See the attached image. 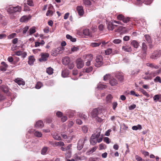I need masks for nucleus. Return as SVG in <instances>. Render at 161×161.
<instances>
[{
  "instance_id": "5",
  "label": "nucleus",
  "mask_w": 161,
  "mask_h": 161,
  "mask_svg": "<svg viewBox=\"0 0 161 161\" xmlns=\"http://www.w3.org/2000/svg\"><path fill=\"white\" fill-rule=\"evenodd\" d=\"M64 50V47H58L57 48L54 50V54L57 55L58 54L61 53L63 52Z\"/></svg>"
},
{
  "instance_id": "41",
  "label": "nucleus",
  "mask_w": 161,
  "mask_h": 161,
  "mask_svg": "<svg viewBox=\"0 0 161 161\" xmlns=\"http://www.w3.org/2000/svg\"><path fill=\"white\" fill-rule=\"evenodd\" d=\"M139 91L145 96H146L147 97H149V95L147 93V92L142 89H140Z\"/></svg>"
},
{
  "instance_id": "33",
  "label": "nucleus",
  "mask_w": 161,
  "mask_h": 161,
  "mask_svg": "<svg viewBox=\"0 0 161 161\" xmlns=\"http://www.w3.org/2000/svg\"><path fill=\"white\" fill-rule=\"evenodd\" d=\"M90 57L89 60L86 63L85 65L86 66H89L91 64V62L92 60L93 59V56L92 54H90L89 55Z\"/></svg>"
},
{
  "instance_id": "24",
  "label": "nucleus",
  "mask_w": 161,
  "mask_h": 161,
  "mask_svg": "<svg viewBox=\"0 0 161 161\" xmlns=\"http://www.w3.org/2000/svg\"><path fill=\"white\" fill-rule=\"evenodd\" d=\"M97 148V147H94L92 148L89 149L88 151L86 153V154L87 155H89L91 153H92L94 152L96 150Z\"/></svg>"
},
{
  "instance_id": "4",
  "label": "nucleus",
  "mask_w": 161,
  "mask_h": 161,
  "mask_svg": "<svg viewBox=\"0 0 161 161\" xmlns=\"http://www.w3.org/2000/svg\"><path fill=\"white\" fill-rule=\"evenodd\" d=\"M75 63L78 69L81 68L84 65V62L80 58H79L76 59Z\"/></svg>"
},
{
  "instance_id": "18",
  "label": "nucleus",
  "mask_w": 161,
  "mask_h": 161,
  "mask_svg": "<svg viewBox=\"0 0 161 161\" xmlns=\"http://www.w3.org/2000/svg\"><path fill=\"white\" fill-rule=\"evenodd\" d=\"M115 77L119 80V81H122L124 80V76L123 74L120 73L116 74Z\"/></svg>"
},
{
  "instance_id": "45",
  "label": "nucleus",
  "mask_w": 161,
  "mask_h": 161,
  "mask_svg": "<svg viewBox=\"0 0 161 161\" xmlns=\"http://www.w3.org/2000/svg\"><path fill=\"white\" fill-rule=\"evenodd\" d=\"M66 37L67 39L70 40L72 42H75L76 41L75 38H73L69 34L66 35Z\"/></svg>"
},
{
  "instance_id": "23",
  "label": "nucleus",
  "mask_w": 161,
  "mask_h": 161,
  "mask_svg": "<svg viewBox=\"0 0 161 161\" xmlns=\"http://www.w3.org/2000/svg\"><path fill=\"white\" fill-rule=\"evenodd\" d=\"M30 18H29L27 16H22L20 19V21L21 22H26L30 19Z\"/></svg>"
},
{
  "instance_id": "64",
  "label": "nucleus",
  "mask_w": 161,
  "mask_h": 161,
  "mask_svg": "<svg viewBox=\"0 0 161 161\" xmlns=\"http://www.w3.org/2000/svg\"><path fill=\"white\" fill-rule=\"evenodd\" d=\"M92 67L90 66L88 68H87L86 69V72L87 73H89L92 71Z\"/></svg>"
},
{
  "instance_id": "59",
  "label": "nucleus",
  "mask_w": 161,
  "mask_h": 161,
  "mask_svg": "<svg viewBox=\"0 0 161 161\" xmlns=\"http://www.w3.org/2000/svg\"><path fill=\"white\" fill-rule=\"evenodd\" d=\"M56 115L59 118H61L62 117L63 114L61 112L58 111L56 113Z\"/></svg>"
},
{
  "instance_id": "38",
  "label": "nucleus",
  "mask_w": 161,
  "mask_h": 161,
  "mask_svg": "<svg viewBox=\"0 0 161 161\" xmlns=\"http://www.w3.org/2000/svg\"><path fill=\"white\" fill-rule=\"evenodd\" d=\"M36 31L35 27L34 26L32 27L29 30V33L30 35L35 33Z\"/></svg>"
},
{
  "instance_id": "39",
  "label": "nucleus",
  "mask_w": 161,
  "mask_h": 161,
  "mask_svg": "<svg viewBox=\"0 0 161 161\" xmlns=\"http://www.w3.org/2000/svg\"><path fill=\"white\" fill-rule=\"evenodd\" d=\"M53 69L51 67H49L47 69L46 72L49 75H52L53 73Z\"/></svg>"
},
{
  "instance_id": "43",
  "label": "nucleus",
  "mask_w": 161,
  "mask_h": 161,
  "mask_svg": "<svg viewBox=\"0 0 161 161\" xmlns=\"http://www.w3.org/2000/svg\"><path fill=\"white\" fill-rule=\"evenodd\" d=\"M21 9V8L20 7L18 6L16 7H14V14L15 13L17 12H20Z\"/></svg>"
},
{
  "instance_id": "32",
  "label": "nucleus",
  "mask_w": 161,
  "mask_h": 161,
  "mask_svg": "<svg viewBox=\"0 0 161 161\" xmlns=\"http://www.w3.org/2000/svg\"><path fill=\"white\" fill-rule=\"evenodd\" d=\"M77 115L78 117L84 120H86L87 119V116L83 113H79Z\"/></svg>"
},
{
  "instance_id": "31",
  "label": "nucleus",
  "mask_w": 161,
  "mask_h": 161,
  "mask_svg": "<svg viewBox=\"0 0 161 161\" xmlns=\"http://www.w3.org/2000/svg\"><path fill=\"white\" fill-rule=\"evenodd\" d=\"M107 26L109 30L112 31L114 29V27L111 22H109L107 24Z\"/></svg>"
},
{
  "instance_id": "58",
  "label": "nucleus",
  "mask_w": 161,
  "mask_h": 161,
  "mask_svg": "<svg viewBox=\"0 0 161 161\" xmlns=\"http://www.w3.org/2000/svg\"><path fill=\"white\" fill-rule=\"evenodd\" d=\"M68 68L70 69H72L73 68L74 65L73 63L70 62L68 64Z\"/></svg>"
},
{
  "instance_id": "13",
  "label": "nucleus",
  "mask_w": 161,
  "mask_h": 161,
  "mask_svg": "<svg viewBox=\"0 0 161 161\" xmlns=\"http://www.w3.org/2000/svg\"><path fill=\"white\" fill-rule=\"evenodd\" d=\"M14 81L19 85H25V82L23 80V79L18 78L14 80Z\"/></svg>"
},
{
  "instance_id": "30",
  "label": "nucleus",
  "mask_w": 161,
  "mask_h": 161,
  "mask_svg": "<svg viewBox=\"0 0 161 161\" xmlns=\"http://www.w3.org/2000/svg\"><path fill=\"white\" fill-rule=\"evenodd\" d=\"M83 33L85 36H91V33L90 32L89 30L88 29H85L83 31Z\"/></svg>"
},
{
  "instance_id": "56",
  "label": "nucleus",
  "mask_w": 161,
  "mask_h": 161,
  "mask_svg": "<svg viewBox=\"0 0 161 161\" xmlns=\"http://www.w3.org/2000/svg\"><path fill=\"white\" fill-rule=\"evenodd\" d=\"M29 29V26H25L23 29V34H25Z\"/></svg>"
},
{
  "instance_id": "28",
  "label": "nucleus",
  "mask_w": 161,
  "mask_h": 161,
  "mask_svg": "<svg viewBox=\"0 0 161 161\" xmlns=\"http://www.w3.org/2000/svg\"><path fill=\"white\" fill-rule=\"evenodd\" d=\"M160 71L159 70H157L156 71H153L149 74V75L151 78L152 77H154L156 76L157 75H158L160 73Z\"/></svg>"
},
{
  "instance_id": "50",
  "label": "nucleus",
  "mask_w": 161,
  "mask_h": 161,
  "mask_svg": "<svg viewBox=\"0 0 161 161\" xmlns=\"http://www.w3.org/2000/svg\"><path fill=\"white\" fill-rule=\"evenodd\" d=\"M53 137L54 139L58 140H59L61 139V137L59 135L56 134H54L53 135Z\"/></svg>"
},
{
  "instance_id": "9",
  "label": "nucleus",
  "mask_w": 161,
  "mask_h": 161,
  "mask_svg": "<svg viewBox=\"0 0 161 161\" xmlns=\"http://www.w3.org/2000/svg\"><path fill=\"white\" fill-rule=\"evenodd\" d=\"M76 10L77 11L78 14L80 16L83 15L84 14V11L83 7L82 6H78L76 8Z\"/></svg>"
},
{
  "instance_id": "12",
  "label": "nucleus",
  "mask_w": 161,
  "mask_h": 161,
  "mask_svg": "<svg viewBox=\"0 0 161 161\" xmlns=\"http://www.w3.org/2000/svg\"><path fill=\"white\" fill-rule=\"evenodd\" d=\"M14 7L10 5L7 8V11L11 14V16H10L11 18L13 19V17H12V14H13V15H14Z\"/></svg>"
},
{
  "instance_id": "57",
  "label": "nucleus",
  "mask_w": 161,
  "mask_h": 161,
  "mask_svg": "<svg viewBox=\"0 0 161 161\" xmlns=\"http://www.w3.org/2000/svg\"><path fill=\"white\" fill-rule=\"evenodd\" d=\"M83 3L85 5L88 6L91 5V2L89 0H84Z\"/></svg>"
},
{
  "instance_id": "17",
  "label": "nucleus",
  "mask_w": 161,
  "mask_h": 161,
  "mask_svg": "<svg viewBox=\"0 0 161 161\" xmlns=\"http://www.w3.org/2000/svg\"><path fill=\"white\" fill-rule=\"evenodd\" d=\"M74 157L76 161L82 160L85 158V157L84 156H80L79 154L77 153L75 154Z\"/></svg>"
},
{
  "instance_id": "53",
  "label": "nucleus",
  "mask_w": 161,
  "mask_h": 161,
  "mask_svg": "<svg viewBox=\"0 0 161 161\" xmlns=\"http://www.w3.org/2000/svg\"><path fill=\"white\" fill-rule=\"evenodd\" d=\"M112 52V49L111 48H108L105 50V53L106 55L110 54Z\"/></svg>"
},
{
  "instance_id": "55",
  "label": "nucleus",
  "mask_w": 161,
  "mask_h": 161,
  "mask_svg": "<svg viewBox=\"0 0 161 161\" xmlns=\"http://www.w3.org/2000/svg\"><path fill=\"white\" fill-rule=\"evenodd\" d=\"M27 3L28 5L31 7L34 6V4L32 0H27Z\"/></svg>"
},
{
  "instance_id": "21",
  "label": "nucleus",
  "mask_w": 161,
  "mask_h": 161,
  "mask_svg": "<svg viewBox=\"0 0 161 161\" xmlns=\"http://www.w3.org/2000/svg\"><path fill=\"white\" fill-rule=\"evenodd\" d=\"M122 49L125 51L127 52H131L132 51L131 47L127 46H124L122 47Z\"/></svg>"
},
{
  "instance_id": "44",
  "label": "nucleus",
  "mask_w": 161,
  "mask_h": 161,
  "mask_svg": "<svg viewBox=\"0 0 161 161\" xmlns=\"http://www.w3.org/2000/svg\"><path fill=\"white\" fill-rule=\"evenodd\" d=\"M80 47L79 46H74L71 49V52H77L79 50Z\"/></svg>"
},
{
  "instance_id": "10",
  "label": "nucleus",
  "mask_w": 161,
  "mask_h": 161,
  "mask_svg": "<svg viewBox=\"0 0 161 161\" xmlns=\"http://www.w3.org/2000/svg\"><path fill=\"white\" fill-rule=\"evenodd\" d=\"M1 64L3 65L0 67V70L3 71H6L8 67V65L4 62H2Z\"/></svg>"
},
{
  "instance_id": "15",
  "label": "nucleus",
  "mask_w": 161,
  "mask_h": 161,
  "mask_svg": "<svg viewBox=\"0 0 161 161\" xmlns=\"http://www.w3.org/2000/svg\"><path fill=\"white\" fill-rule=\"evenodd\" d=\"M44 125L43 122L41 120H39L36 122L35 126L36 128H40L43 127Z\"/></svg>"
},
{
  "instance_id": "62",
  "label": "nucleus",
  "mask_w": 161,
  "mask_h": 161,
  "mask_svg": "<svg viewBox=\"0 0 161 161\" xmlns=\"http://www.w3.org/2000/svg\"><path fill=\"white\" fill-rule=\"evenodd\" d=\"M99 148L100 150L105 149L106 148V146L104 144H101L99 145Z\"/></svg>"
},
{
  "instance_id": "37",
  "label": "nucleus",
  "mask_w": 161,
  "mask_h": 161,
  "mask_svg": "<svg viewBox=\"0 0 161 161\" xmlns=\"http://www.w3.org/2000/svg\"><path fill=\"white\" fill-rule=\"evenodd\" d=\"M111 75L109 74H107L103 76V80L106 81L111 79Z\"/></svg>"
},
{
  "instance_id": "22",
  "label": "nucleus",
  "mask_w": 161,
  "mask_h": 161,
  "mask_svg": "<svg viewBox=\"0 0 161 161\" xmlns=\"http://www.w3.org/2000/svg\"><path fill=\"white\" fill-rule=\"evenodd\" d=\"M153 100L155 102L158 101L161 102V95H156L153 97Z\"/></svg>"
},
{
  "instance_id": "8",
  "label": "nucleus",
  "mask_w": 161,
  "mask_h": 161,
  "mask_svg": "<svg viewBox=\"0 0 161 161\" xmlns=\"http://www.w3.org/2000/svg\"><path fill=\"white\" fill-rule=\"evenodd\" d=\"M85 139L80 140L78 143L77 149L78 150H80L83 147Z\"/></svg>"
},
{
  "instance_id": "6",
  "label": "nucleus",
  "mask_w": 161,
  "mask_h": 161,
  "mask_svg": "<svg viewBox=\"0 0 161 161\" xmlns=\"http://www.w3.org/2000/svg\"><path fill=\"white\" fill-rule=\"evenodd\" d=\"M1 88L3 92L8 95H10L9 89L7 86L2 85L1 86Z\"/></svg>"
},
{
  "instance_id": "2",
  "label": "nucleus",
  "mask_w": 161,
  "mask_h": 161,
  "mask_svg": "<svg viewBox=\"0 0 161 161\" xmlns=\"http://www.w3.org/2000/svg\"><path fill=\"white\" fill-rule=\"evenodd\" d=\"M103 64V58L101 55L97 56L96 59L95 65L97 67H100Z\"/></svg>"
},
{
  "instance_id": "52",
  "label": "nucleus",
  "mask_w": 161,
  "mask_h": 161,
  "mask_svg": "<svg viewBox=\"0 0 161 161\" xmlns=\"http://www.w3.org/2000/svg\"><path fill=\"white\" fill-rule=\"evenodd\" d=\"M135 158L137 161H145L144 159L138 155L135 156Z\"/></svg>"
},
{
  "instance_id": "19",
  "label": "nucleus",
  "mask_w": 161,
  "mask_h": 161,
  "mask_svg": "<svg viewBox=\"0 0 161 161\" xmlns=\"http://www.w3.org/2000/svg\"><path fill=\"white\" fill-rule=\"evenodd\" d=\"M119 30L121 32L125 33L129 31L130 30V29L129 28H126L125 27L120 26L119 27Z\"/></svg>"
},
{
  "instance_id": "49",
  "label": "nucleus",
  "mask_w": 161,
  "mask_h": 161,
  "mask_svg": "<svg viewBox=\"0 0 161 161\" xmlns=\"http://www.w3.org/2000/svg\"><path fill=\"white\" fill-rule=\"evenodd\" d=\"M142 48L144 53H145L147 49V46L145 42H143L142 44Z\"/></svg>"
},
{
  "instance_id": "29",
  "label": "nucleus",
  "mask_w": 161,
  "mask_h": 161,
  "mask_svg": "<svg viewBox=\"0 0 161 161\" xmlns=\"http://www.w3.org/2000/svg\"><path fill=\"white\" fill-rule=\"evenodd\" d=\"M101 44L100 42L98 41L97 42H92L90 44V47H98Z\"/></svg>"
},
{
  "instance_id": "48",
  "label": "nucleus",
  "mask_w": 161,
  "mask_h": 161,
  "mask_svg": "<svg viewBox=\"0 0 161 161\" xmlns=\"http://www.w3.org/2000/svg\"><path fill=\"white\" fill-rule=\"evenodd\" d=\"M42 86L43 84L42 82H37L36 84V88L37 89H39Z\"/></svg>"
},
{
  "instance_id": "51",
  "label": "nucleus",
  "mask_w": 161,
  "mask_h": 161,
  "mask_svg": "<svg viewBox=\"0 0 161 161\" xmlns=\"http://www.w3.org/2000/svg\"><path fill=\"white\" fill-rule=\"evenodd\" d=\"M122 41L119 39H115L113 40V42L115 44H118L120 43Z\"/></svg>"
},
{
  "instance_id": "54",
  "label": "nucleus",
  "mask_w": 161,
  "mask_h": 161,
  "mask_svg": "<svg viewBox=\"0 0 161 161\" xmlns=\"http://www.w3.org/2000/svg\"><path fill=\"white\" fill-rule=\"evenodd\" d=\"M82 130L84 133H86L88 130V128L86 126H83L82 127Z\"/></svg>"
},
{
  "instance_id": "14",
  "label": "nucleus",
  "mask_w": 161,
  "mask_h": 161,
  "mask_svg": "<svg viewBox=\"0 0 161 161\" xmlns=\"http://www.w3.org/2000/svg\"><path fill=\"white\" fill-rule=\"evenodd\" d=\"M70 62V58L68 57H65L62 59V63L65 65H68Z\"/></svg>"
},
{
  "instance_id": "27",
  "label": "nucleus",
  "mask_w": 161,
  "mask_h": 161,
  "mask_svg": "<svg viewBox=\"0 0 161 161\" xmlns=\"http://www.w3.org/2000/svg\"><path fill=\"white\" fill-rule=\"evenodd\" d=\"M92 116L93 118H95L97 115H99L98 114V111L96 108L94 109L92 111L91 113Z\"/></svg>"
},
{
  "instance_id": "36",
  "label": "nucleus",
  "mask_w": 161,
  "mask_h": 161,
  "mask_svg": "<svg viewBox=\"0 0 161 161\" xmlns=\"http://www.w3.org/2000/svg\"><path fill=\"white\" fill-rule=\"evenodd\" d=\"M48 147H43L41 151V154L42 155H45L47 152Z\"/></svg>"
},
{
  "instance_id": "11",
  "label": "nucleus",
  "mask_w": 161,
  "mask_h": 161,
  "mask_svg": "<svg viewBox=\"0 0 161 161\" xmlns=\"http://www.w3.org/2000/svg\"><path fill=\"white\" fill-rule=\"evenodd\" d=\"M49 54L48 53H46L43 54L40 59V61H46L47 59V58L49 57Z\"/></svg>"
},
{
  "instance_id": "35",
  "label": "nucleus",
  "mask_w": 161,
  "mask_h": 161,
  "mask_svg": "<svg viewBox=\"0 0 161 161\" xmlns=\"http://www.w3.org/2000/svg\"><path fill=\"white\" fill-rule=\"evenodd\" d=\"M113 97L111 94L108 95L106 97V101L107 103H110L111 102Z\"/></svg>"
},
{
  "instance_id": "25",
  "label": "nucleus",
  "mask_w": 161,
  "mask_h": 161,
  "mask_svg": "<svg viewBox=\"0 0 161 161\" xmlns=\"http://www.w3.org/2000/svg\"><path fill=\"white\" fill-rule=\"evenodd\" d=\"M131 45L134 48H137L139 46V43L136 40H133L131 42Z\"/></svg>"
},
{
  "instance_id": "47",
  "label": "nucleus",
  "mask_w": 161,
  "mask_h": 161,
  "mask_svg": "<svg viewBox=\"0 0 161 161\" xmlns=\"http://www.w3.org/2000/svg\"><path fill=\"white\" fill-rule=\"evenodd\" d=\"M145 38L148 43H150L152 42L151 38L149 35H146L145 36Z\"/></svg>"
},
{
  "instance_id": "26",
  "label": "nucleus",
  "mask_w": 161,
  "mask_h": 161,
  "mask_svg": "<svg viewBox=\"0 0 161 161\" xmlns=\"http://www.w3.org/2000/svg\"><path fill=\"white\" fill-rule=\"evenodd\" d=\"M146 65L151 68H154L155 69H157L159 68V66L158 65H155L153 63H148L146 64Z\"/></svg>"
},
{
  "instance_id": "60",
  "label": "nucleus",
  "mask_w": 161,
  "mask_h": 161,
  "mask_svg": "<svg viewBox=\"0 0 161 161\" xmlns=\"http://www.w3.org/2000/svg\"><path fill=\"white\" fill-rule=\"evenodd\" d=\"M155 82H159L161 83V78L159 76H157L154 79Z\"/></svg>"
},
{
  "instance_id": "42",
  "label": "nucleus",
  "mask_w": 161,
  "mask_h": 161,
  "mask_svg": "<svg viewBox=\"0 0 161 161\" xmlns=\"http://www.w3.org/2000/svg\"><path fill=\"white\" fill-rule=\"evenodd\" d=\"M69 74V72L68 70L63 71L62 73V75L63 77H67Z\"/></svg>"
},
{
  "instance_id": "61",
  "label": "nucleus",
  "mask_w": 161,
  "mask_h": 161,
  "mask_svg": "<svg viewBox=\"0 0 161 161\" xmlns=\"http://www.w3.org/2000/svg\"><path fill=\"white\" fill-rule=\"evenodd\" d=\"M67 117L66 116H62L61 117V120L62 122H64L67 120Z\"/></svg>"
},
{
  "instance_id": "1",
  "label": "nucleus",
  "mask_w": 161,
  "mask_h": 161,
  "mask_svg": "<svg viewBox=\"0 0 161 161\" xmlns=\"http://www.w3.org/2000/svg\"><path fill=\"white\" fill-rule=\"evenodd\" d=\"M101 130L100 129H97L96 130V133L92 135L90 138V143L92 145H94L97 142V139L100 135Z\"/></svg>"
},
{
  "instance_id": "40",
  "label": "nucleus",
  "mask_w": 161,
  "mask_h": 161,
  "mask_svg": "<svg viewBox=\"0 0 161 161\" xmlns=\"http://www.w3.org/2000/svg\"><path fill=\"white\" fill-rule=\"evenodd\" d=\"M97 89H103L107 88V86L105 85L99 84L97 87Z\"/></svg>"
},
{
  "instance_id": "3",
  "label": "nucleus",
  "mask_w": 161,
  "mask_h": 161,
  "mask_svg": "<svg viewBox=\"0 0 161 161\" xmlns=\"http://www.w3.org/2000/svg\"><path fill=\"white\" fill-rule=\"evenodd\" d=\"M117 19L119 20L122 21L124 23H127L130 20V18L129 17H125L122 14H119L117 17Z\"/></svg>"
},
{
  "instance_id": "34",
  "label": "nucleus",
  "mask_w": 161,
  "mask_h": 161,
  "mask_svg": "<svg viewBox=\"0 0 161 161\" xmlns=\"http://www.w3.org/2000/svg\"><path fill=\"white\" fill-rule=\"evenodd\" d=\"M132 129L133 130H141L142 129V127L141 125H137L133 126Z\"/></svg>"
},
{
  "instance_id": "20",
  "label": "nucleus",
  "mask_w": 161,
  "mask_h": 161,
  "mask_svg": "<svg viewBox=\"0 0 161 161\" xmlns=\"http://www.w3.org/2000/svg\"><path fill=\"white\" fill-rule=\"evenodd\" d=\"M35 61L33 56H31L29 57L28 63L30 65H32Z\"/></svg>"
},
{
  "instance_id": "7",
  "label": "nucleus",
  "mask_w": 161,
  "mask_h": 161,
  "mask_svg": "<svg viewBox=\"0 0 161 161\" xmlns=\"http://www.w3.org/2000/svg\"><path fill=\"white\" fill-rule=\"evenodd\" d=\"M109 83L112 86H116L118 84V81L114 78H111L109 80Z\"/></svg>"
},
{
  "instance_id": "46",
  "label": "nucleus",
  "mask_w": 161,
  "mask_h": 161,
  "mask_svg": "<svg viewBox=\"0 0 161 161\" xmlns=\"http://www.w3.org/2000/svg\"><path fill=\"white\" fill-rule=\"evenodd\" d=\"M34 135L36 136L37 137H40L42 136V135L41 132L36 131L34 133Z\"/></svg>"
},
{
  "instance_id": "16",
  "label": "nucleus",
  "mask_w": 161,
  "mask_h": 161,
  "mask_svg": "<svg viewBox=\"0 0 161 161\" xmlns=\"http://www.w3.org/2000/svg\"><path fill=\"white\" fill-rule=\"evenodd\" d=\"M53 7L51 6L48 8V10L46 13V15L47 16H52L53 14Z\"/></svg>"
},
{
  "instance_id": "63",
  "label": "nucleus",
  "mask_w": 161,
  "mask_h": 161,
  "mask_svg": "<svg viewBox=\"0 0 161 161\" xmlns=\"http://www.w3.org/2000/svg\"><path fill=\"white\" fill-rule=\"evenodd\" d=\"M130 93V95L135 96L136 97H139L140 96V95L139 94H136L135 91H131Z\"/></svg>"
}]
</instances>
